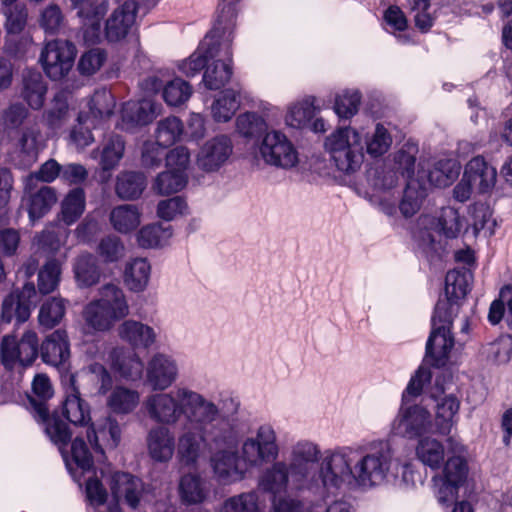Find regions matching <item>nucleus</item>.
Returning <instances> with one entry per match:
<instances>
[{
  "mask_svg": "<svg viewBox=\"0 0 512 512\" xmlns=\"http://www.w3.org/2000/svg\"><path fill=\"white\" fill-rule=\"evenodd\" d=\"M240 403L236 398H223V410L217 420H211L198 433H190L181 442L178 461L184 466L195 467L202 457L210 455V465L217 480L234 483L245 477L240 467L238 445L240 432L236 423Z\"/></svg>",
  "mask_w": 512,
  "mask_h": 512,
  "instance_id": "1",
  "label": "nucleus"
},
{
  "mask_svg": "<svg viewBox=\"0 0 512 512\" xmlns=\"http://www.w3.org/2000/svg\"><path fill=\"white\" fill-rule=\"evenodd\" d=\"M390 463L391 454L386 444L370 450L362 446L337 447L324 453L319 478L323 489L329 493L372 488L385 481Z\"/></svg>",
  "mask_w": 512,
  "mask_h": 512,
  "instance_id": "2",
  "label": "nucleus"
},
{
  "mask_svg": "<svg viewBox=\"0 0 512 512\" xmlns=\"http://www.w3.org/2000/svg\"><path fill=\"white\" fill-rule=\"evenodd\" d=\"M143 408L149 419L160 426L175 425L183 415L187 422L177 437V455L181 442L190 433H198L211 420H217L223 410V398L219 403L207 399L203 394L186 386H177L170 391H156L148 395Z\"/></svg>",
  "mask_w": 512,
  "mask_h": 512,
  "instance_id": "3",
  "label": "nucleus"
},
{
  "mask_svg": "<svg viewBox=\"0 0 512 512\" xmlns=\"http://www.w3.org/2000/svg\"><path fill=\"white\" fill-rule=\"evenodd\" d=\"M221 14H225V20L221 27V38L211 42L207 52L209 61L203 75V83L209 90H218L224 87L232 76V7H223Z\"/></svg>",
  "mask_w": 512,
  "mask_h": 512,
  "instance_id": "4",
  "label": "nucleus"
},
{
  "mask_svg": "<svg viewBox=\"0 0 512 512\" xmlns=\"http://www.w3.org/2000/svg\"><path fill=\"white\" fill-rule=\"evenodd\" d=\"M129 313V304L123 290L113 283L103 285L99 289V298L90 302L83 312L87 325L97 331L109 330Z\"/></svg>",
  "mask_w": 512,
  "mask_h": 512,
  "instance_id": "5",
  "label": "nucleus"
},
{
  "mask_svg": "<svg viewBox=\"0 0 512 512\" xmlns=\"http://www.w3.org/2000/svg\"><path fill=\"white\" fill-rule=\"evenodd\" d=\"M36 397H30L29 403L34 417L45 425V431L50 440L58 447L64 458V402L52 413H49L46 401L53 396V389L47 376L36 375L32 383Z\"/></svg>",
  "mask_w": 512,
  "mask_h": 512,
  "instance_id": "6",
  "label": "nucleus"
},
{
  "mask_svg": "<svg viewBox=\"0 0 512 512\" xmlns=\"http://www.w3.org/2000/svg\"><path fill=\"white\" fill-rule=\"evenodd\" d=\"M324 147L339 171L350 174L360 169L364 153L361 136L356 129H336L326 137Z\"/></svg>",
  "mask_w": 512,
  "mask_h": 512,
  "instance_id": "7",
  "label": "nucleus"
},
{
  "mask_svg": "<svg viewBox=\"0 0 512 512\" xmlns=\"http://www.w3.org/2000/svg\"><path fill=\"white\" fill-rule=\"evenodd\" d=\"M453 316L448 313L446 304L437 303L432 318L433 328L426 344V358L431 365L443 367L449 359L454 347V338L451 335Z\"/></svg>",
  "mask_w": 512,
  "mask_h": 512,
  "instance_id": "8",
  "label": "nucleus"
},
{
  "mask_svg": "<svg viewBox=\"0 0 512 512\" xmlns=\"http://www.w3.org/2000/svg\"><path fill=\"white\" fill-rule=\"evenodd\" d=\"M278 455L277 435L269 424L259 426L254 436L247 437L242 442L240 449L241 460L247 467H259L275 460Z\"/></svg>",
  "mask_w": 512,
  "mask_h": 512,
  "instance_id": "9",
  "label": "nucleus"
},
{
  "mask_svg": "<svg viewBox=\"0 0 512 512\" xmlns=\"http://www.w3.org/2000/svg\"><path fill=\"white\" fill-rule=\"evenodd\" d=\"M258 152L265 164L276 168L291 169L299 162L298 151L294 144L278 130L269 131L264 135Z\"/></svg>",
  "mask_w": 512,
  "mask_h": 512,
  "instance_id": "10",
  "label": "nucleus"
},
{
  "mask_svg": "<svg viewBox=\"0 0 512 512\" xmlns=\"http://www.w3.org/2000/svg\"><path fill=\"white\" fill-rule=\"evenodd\" d=\"M257 486L259 490L271 494L274 498L289 492L308 490L285 461H276L266 467L258 478Z\"/></svg>",
  "mask_w": 512,
  "mask_h": 512,
  "instance_id": "11",
  "label": "nucleus"
},
{
  "mask_svg": "<svg viewBox=\"0 0 512 512\" xmlns=\"http://www.w3.org/2000/svg\"><path fill=\"white\" fill-rule=\"evenodd\" d=\"M39 341L34 331L27 330L20 340L13 335H6L1 342V361L7 369L17 363L22 366L31 365L38 356Z\"/></svg>",
  "mask_w": 512,
  "mask_h": 512,
  "instance_id": "12",
  "label": "nucleus"
},
{
  "mask_svg": "<svg viewBox=\"0 0 512 512\" xmlns=\"http://www.w3.org/2000/svg\"><path fill=\"white\" fill-rule=\"evenodd\" d=\"M320 457V449L317 444L301 440L292 446L290 452V462L288 466L293 470L302 482L308 487V490L318 492L323 489L319 475H312L314 463Z\"/></svg>",
  "mask_w": 512,
  "mask_h": 512,
  "instance_id": "13",
  "label": "nucleus"
},
{
  "mask_svg": "<svg viewBox=\"0 0 512 512\" xmlns=\"http://www.w3.org/2000/svg\"><path fill=\"white\" fill-rule=\"evenodd\" d=\"M108 484L114 503L109 504L107 512H122L120 501L133 509L138 507L144 490L139 478L125 472H113L109 475Z\"/></svg>",
  "mask_w": 512,
  "mask_h": 512,
  "instance_id": "14",
  "label": "nucleus"
},
{
  "mask_svg": "<svg viewBox=\"0 0 512 512\" xmlns=\"http://www.w3.org/2000/svg\"><path fill=\"white\" fill-rule=\"evenodd\" d=\"M431 426V415L426 408L420 405L405 407L403 404L392 429L396 435L412 439L429 432Z\"/></svg>",
  "mask_w": 512,
  "mask_h": 512,
  "instance_id": "15",
  "label": "nucleus"
},
{
  "mask_svg": "<svg viewBox=\"0 0 512 512\" xmlns=\"http://www.w3.org/2000/svg\"><path fill=\"white\" fill-rule=\"evenodd\" d=\"M179 377V367L174 358L164 353H156L147 363L146 383L153 391H165Z\"/></svg>",
  "mask_w": 512,
  "mask_h": 512,
  "instance_id": "16",
  "label": "nucleus"
},
{
  "mask_svg": "<svg viewBox=\"0 0 512 512\" xmlns=\"http://www.w3.org/2000/svg\"><path fill=\"white\" fill-rule=\"evenodd\" d=\"M233 144L227 135H218L207 140L197 155V165L206 172L219 170L229 160Z\"/></svg>",
  "mask_w": 512,
  "mask_h": 512,
  "instance_id": "17",
  "label": "nucleus"
},
{
  "mask_svg": "<svg viewBox=\"0 0 512 512\" xmlns=\"http://www.w3.org/2000/svg\"><path fill=\"white\" fill-rule=\"evenodd\" d=\"M78 8V16L82 18L84 39L89 44H96L101 38V20L108 10L106 1L71 0Z\"/></svg>",
  "mask_w": 512,
  "mask_h": 512,
  "instance_id": "18",
  "label": "nucleus"
},
{
  "mask_svg": "<svg viewBox=\"0 0 512 512\" xmlns=\"http://www.w3.org/2000/svg\"><path fill=\"white\" fill-rule=\"evenodd\" d=\"M87 176L88 172L82 165L66 166V181H69L70 185H76L66 195V225L76 221L84 212L85 194L80 185L86 181Z\"/></svg>",
  "mask_w": 512,
  "mask_h": 512,
  "instance_id": "19",
  "label": "nucleus"
},
{
  "mask_svg": "<svg viewBox=\"0 0 512 512\" xmlns=\"http://www.w3.org/2000/svg\"><path fill=\"white\" fill-rule=\"evenodd\" d=\"M148 454L152 460L167 463L177 454V440L167 426L151 428L146 437Z\"/></svg>",
  "mask_w": 512,
  "mask_h": 512,
  "instance_id": "20",
  "label": "nucleus"
},
{
  "mask_svg": "<svg viewBox=\"0 0 512 512\" xmlns=\"http://www.w3.org/2000/svg\"><path fill=\"white\" fill-rule=\"evenodd\" d=\"M137 13V3L125 1L117 7L106 21L105 36L109 42L123 40L133 26Z\"/></svg>",
  "mask_w": 512,
  "mask_h": 512,
  "instance_id": "21",
  "label": "nucleus"
},
{
  "mask_svg": "<svg viewBox=\"0 0 512 512\" xmlns=\"http://www.w3.org/2000/svg\"><path fill=\"white\" fill-rule=\"evenodd\" d=\"M315 99L310 97L293 104L286 116L285 122L293 128H309L313 132H323L325 123L323 119H314L316 115Z\"/></svg>",
  "mask_w": 512,
  "mask_h": 512,
  "instance_id": "22",
  "label": "nucleus"
},
{
  "mask_svg": "<svg viewBox=\"0 0 512 512\" xmlns=\"http://www.w3.org/2000/svg\"><path fill=\"white\" fill-rule=\"evenodd\" d=\"M117 332L120 339L134 349H148L157 340V333L153 327L133 319L123 321Z\"/></svg>",
  "mask_w": 512,
  "mask_h": 512,
  "instance_id": "23",
  "label": "nucleus"
},
{
  "mask_svg": "<svg viewBox=\"0 0 512 512\" xmlns=\"http://www.w3.org/2000/svg\"><path fill=\"white\" fill-rule=\"evenodd\" d=\"M225 20V14L217 17L215 25L211 32L205 37L204 41L200 44L198 49L190 55V57L181 62L179 65L180 71L187 77H193L198 74L209 63V56L207 52L208 46L211 42H216L217 38H221V27Z\"/></svg>",
  "mask_w": 512,
  "mask_h": 512,
  "instance_id": "24",
  "label": "nucleus"
},
{
  "mask_svg": "<svg viewBox=\"0 0 512 512\" xmlns=\"http://www.w3.org/2000/svg\"><path fill=\"white\" fill-rule=\"evenodd\" d=\"M39 62L45 74L53 81L64 77V44L59 39L47 40L40 53Z\"/></svg>",
  "mask_w": 512,
  "mask_h": 512,
  "instance_id": "25",
  "label": "nucleus"
},
{
  "mask_svg": "<svg viewBox=\"0 0 512 512\" xmlns=\"http://www.w3.org/2000/svg\"><path fill=\"white\" fill-rule=\"evenodd\" d=\"M157 114V106L151 100L128 101L121 110L124 129L144 126L150 123Z\"/></svg>",
  "mask_w": 512,
  "mask_h": 512,
  "instance_id": "26",
  "label": "nucleus"
},
{
  "mask_svg": "<svg viewBox=\"0 0 512 512\" xmlns=\"http://www.w3.org/2000/svg\"><path fill=\"white\" fill-rule=\"evenodd\" d=\"M471 273L467 270L449 271L445 279V296L446 301L440 300L446 304L448 313L454 314L457 302L467 295L470 291Z\"/></svg>",
  "mask_w": 512,
  "mask_h": 512,
  "instance_id": "27",
  "label": "nucleus"
},
{
  "mask_svg": "<svg viewBox=\"0 0 512 512\" xmlns=\"http://www.w3.org/2000/svg\"><path fill=\"white\" fill-rule=\"evenodd\" d=\"M459 169L460 167L455 160L443 159L435 163L434 167L429 170L428 173L419 165L417 178L426 181L427 189L431 185L435 187H446L458 177Z\"/></svg>",
  "mask_w": 512,
  "mask_h": 512,
  "instance_id": "28",
  "label": "nucleus"
},
{
  "mask_svg": "<svg viewBox=\"0 0 512 512\" xmlns=\"http://www.w3.org/2000/svg\"><path fill=\"white\" fill-rule=\"evenodd\" d=\"M47 85L37 71L28 70L23 73L20 97L33 110H40L45 101Z\"/></svg>",
  "mask_w": 512,
  "mask_h": 512,
  "instance_id": "29",
  "label": "nucleus"
},
{
  "mask_svg": "<svg viewBox=\"0 0 512 512\" xmlns=\"http://www.w3.org/2000/svg\"><path fill=\"white\" fill-rule=\"evenodd\" d=\"M464 174L481 193L488 192L496 184V169L480 156L474 157L467 163Z\"/></svg>",
  "mask_w": 512,
  "mask_h": 512,
  "instance_id": "30",
  "label": "nucleus"
},
{
  "mask_svg": "<svg viewBox=\"0 0 512 512\" xmlns=\"http://www.w3.org/2000/svg\"><path fill=\"white\" fill-rule=\"evenodd\" d=\"M420 220L422 225H430L446 238L450 239L458 237L463 228V219L458 210L453 207L442 208L437 218L424 216L421 217Z\"/></svg>",
  "mask_w": 512,
  "mask_h": 512,
  "instance_id": "31",
  "label": "nucleus"
},
{
  "mask_svg": "<svg viewBox=\"0 0 512 512\" xmlns=\"http://www.w3.org/2000/svg\"><path fill=\"white\" fill-rule=\"evenodd\" d=\"M112 367L119 374L129 380H137L143 373V362L134 352H125L122 348L114 349L111 352Z\"/></svg>",
  "mask_w": 512,
  "mask_h": 512,
  "instance_id": "32",
  "label": "nucleus"
},
{
  "mask_svg": "<svg viewBox=\"0 0 512 512\" xmlns=\"http://www.w3.org/2000/svg\"><path fill=\"white\" fill-rule=\"evenodd\" d=\"M415 452L419 461L432 470L440 469L445 460V448L443 444L431 436L420 438L416 445Z\"/></svg>",
  "mask_w": 512,
  "mask_h": 512,
  "instance_id": "33",
  "label": "nucleus"
},
{
  "mask_svg": "<svg viewBox=\"0 0 512 512\" xmlns=\"http://www.w3.org/2000/svg\"><path fill=\"white\" fill-rule=\"evenodd\" d=\"M426 195V181L420 180V178H411L406 184L403 198L399 204L403 216L411 217L417 213Z\"/></svg>",
  "mask_w": 512,
  "mask_h": 512,
  "instance_id": "34",
  "label": "nucleus"
},
{
  "mask_svg": "<svg viewBox=\"0 0 512 512\" xmlns=\"http://www.w3.org/2000/svg\"><path fill=\"white\" fill-rule=\"evenodd\" d=\"M109 220L117 232L126 234L135 230L140 225L141 213L137 206L123 204L111 210Z\"/></svg>",
  "mask_w": 512,
  "mask_h": 512,
  "instance_id": "35",
  "label": "nucleus"
},
{
  "mask_svg": "<svg viewBox=\"0 0 512 512\" xmlns=\"http://www.w3.org/2000/svg\"><path fill=\"white\" fill-rule=\"evenodd\" d=\"M151 267L144 258H135L126 264L124 282L133 292L143 291L149 282Z\"/></svg>",
  "mask_w": 512,
  "mask_h": 512,
  "instance_id": "36",
  "label": "nucleus"
},
{
  "mask_svg": "<svg viewBox=\"0 0 512 512\" xmlns=\"http://www.w3.org/2000/svg\"><path fill=\"white\" fill-rule=\"evenodd\" d=\"M146 187V178L139 172H122L117 176L115 191L119 198L134 200L141 196Z\"/></svg>",
  "mask_w": 512,
  "mask_h": 512,
  "instance_id": "37",
  "label": "nucleus"
},
{
  "mask_svg": "<svg viewBox=\"0 0 512 512\" xmlns=\"http://www.w3.org/2000/svg\"><path fill=\"white\" fill-rule=\"evenodd\" d=\"M57 202L55 191L48 186L31 193L27 199V211L32 222L43 217Z\"/></svg>",
  "mask_w": 512,
  "mask_h": 512,
  "instance_id": "38",
  "label": "nucleus"
},
{
  "mask_svg": "<svg viewBox=\"0 0 512 512\" xmlns=\"http://www.w3.org/2000/svg\"><path fill=\"white\" fill-rule=\"evenodd\" d=\"M111 473L106 469H100L99 472L91 470V473L83 475L85 477L86 498L94 507L102 506L107 501V491L103 486L102 479L108 482Z\"/></svg>",
  "mask_w": 512,
  "mask_h": 512,
  "instance_id": "39",
  "label": "nucleus"
},
{
  "mask_svg": "<svg viewBox=\"0 0 512 512\" xmlns=\"http://www.w3.org/2000/svg\"><path fill=\"white\" fill-rule=\"evenodd\" d=\"M188 176L181 171L167 169L159 173L153 181L152 190L158 195H170L185 188Z\"/></svg>",
  "mask_w": 512,
  "mask_h": 512,
  "instance_id": "40",
  "label": "nucleus"
},
{
  "mask_svg": "<svg viewBox=\"0 0 512 512\" xmlns=\"http://www.w3.org/2000/svg\"><path fill=\"white\" fill-rule=\"evenodd\" d=\"M459 407L460 403L453 395L445 396L437 402L435 422L437 431L440 434L446 435L450 433Z\"/></svg>",
  "mask_w": 512,
  "mask_h": 512,
  "instance_id": "41",
  "label": "nucleus"
},
{
  "mask_svg": "<svg viewBox=\"0 0 512 512\" xmlns=\"http://www.w3.org/2000/svg\"><path fill=\"white\" fill-rule=\"evenodd\" d=\"M87 437L90 442L101 439L108 447L115 448L121 440V428L115 419L106 417L97 423L96 428H87Z\"/></svg>",
  "mask_w": 512,
  "mask_h": 512,
  "instance_id": "42",
  "label": "nucleus"
},
{
  "mask_svg": "<svg viewBox=\"0 0 512 512\" xmlns=\"http://www.w3.org/2000/svg\"><path fill=\"white\" fill-rule=\"evenodd\" d=\"M140 394L136 390L116 387L107 399V406L117 414H129L139 404Z\"/></svg>",
  "mask_w": 512,
  "mask_h": 512,
  "instance_id": "43",
  "label": "nucleus"
},
{
  "mask_svg": "<svg viewBox=\"0 0 512 512\" xmlns=\"http://www.w3.org/2000/svg\"><path fill=\"white\" fill-rule=\"evenodd\" d=\"M43 137L38 123L27 124L20 133L17 140L19 150L28 156L30 160H34L38 152L43 148Z\"/></svg>",
  "mask_w": 512,
  "mask_h": 512,
  "instance_id": "44",
  "label": "nucleus"
},
{
  "mask_svg": "<svg viewBox=\"0 0 512 512\" xmlns=\"http://www.w3.org/2000/svg\"><path fill=\"white\" fill-rule=\"evenodd\" d=\"M264 505L256 491L243 492L226 499L221 512H263Z\"/></svg>",
  "mask_w": 512,
  "mask_h": 512,
  "instance_id": "45",
  "label": "nucleus"
},
{
  "mask_svg": "<svg viewBox=\"0 0 512 512\" xmlns=\"http://www.w3.org/2000/svg\"><path fill=\"white\" fill-rule=\"evenodd\" d=\"M183 131L182 121L176 116H168L157 123L155 138L163 147H169L180 140Z\"/></svg>",
  "mask_w": 512,
  "mask_h": 512,
  "instance_id": "46",
  "label": "nucleus"
},
{
  "mask_svg": "<svg viewBox=\"0 0 512 512\" xmlns=\"http://www.w3.org/2000/svg\"><path fill=\"white\" fill-rule=\"evenodd\" d=\"M75 278L82 287L96 284L100 278L95 257L91 254L80 255L74 265Z\"/></svg>",
  "mask_w": 512,
  "mask_h": 512,
  "instance_id": "47",
  "label": "nucleus"
},
{
  "mask_svg": "<svg viewBox=\"0 0 512 512\" xmlns=\"http://www.w3.org/2000/svg\"><path fill=\"white\" fill-rule=\"evenodd\" d=\"M240 102L233 90L224 91L212 104L211 114L216 122H228L238 110Z\"/></svg>",
  "mask_w": 512,
  "mask_h": 512,
  "instance_id": "48",
  "label": "nucleus"
},
{
  "mask_svg": "<svg viewBox=\"0 0 512 512\" xmlns=\"http://www.w3.org/2000/svg\"><path fill=\"white\" fill-rule=\"evenodd\" d=\"M172 236L170 226L164 227L153 224L143 227L138 233V243L144 248H154L165 245Z\"/></svg>",
  "mask_w": 512,
  "mask_h": 512,
  "instance_id": "49",
  "label": "nucleus"
},
{
  "mask_svg": "<svg viewBox=\"0 0 512 512\" xmlns=\"http://www.w3.org/2000/svg\"><path fill=\"white\" fill-rule=\"evenodd\" d=\"M66 420L75 427H84L90 423L89 407L77 393L66 396Z\"/></svg>",
  "mask_w": 512,
  "mask_h": 512,
  "instance_id": "50",
  "label": "nucleus"
},
{
  "mask_svg": "<svg viewBox=\"0 0 512 512\" xmlns=\"http://www.w3.org/2000/svg\"><path fill=\"white\" fill-rule=\"evenodd\" d=\"M417 153L418 148L415 145L406 144L394 154V169L405 177L407 182L411 178H417V174L414 173Z\"/></svg>",
  "mask_w": 512,
  "mask_h": 512,
  "instance_id": "51",
  "label": "nucleus"
},
{
  "mask_svg": "<svg viewBox=\"0 0 512 512\" xmlns=\"http://www.w3.org/2000/svg\"><path fill=\"white\" fill-rule=\"evenodd\" d=\"M267 129L262 116L255 112H245L236 119V131L245 138H254Z\"/></svg>",
  "mask_w": 512,
  "mask_h": 512,
  "instance_id": "52",
  "label": "nucleus"
},
{
  "mask_svg": "<svg viewBox=\"0 0 512 512\" xmlns=\"http://www.w3.org/2000/svg\"><path fill=\"white\" fill-rule=\"evenodd\" d=\"M116 102L113 94L106 89L97 90L89 103L90 113L95 118L105 119L110 117L115 108Z\"/></svg>",
  "mask_w": 512,
  "mask_h": 512,
  "instance_id": "53",
  "label": "nucleus"
},
{
  "mask_svg": "<svg viewBox=\"0 0 512 512\" xmlns=\"http://www.w3.org/2000/svg\"><path fill=\"white\" fill-rule=\"evenodd\" d=\"M392 144V137L388 130L377 124L374 132L366 137V150L371 157H380L385 154Z\"/></svg>",
  "mask_w": 512,
  "mask_h": 512,
  "instance_id": "54",
  "label": "nucleus"
},
{
  "mask_svg": "<svg viewBox=\"0 0 512 512\" xmlns=\"http://www.w3.org/2000/svg\"><path fill=\"white\" fill-rule=\"evenodd\" d=\"M97 254L103 262L114 263L124 257L125 246L119 237L108 235L100 240Z\"/></svg>",
  "mask_w": 512,
  "mask_h": 512,
  "instance_id": "55",
  "label": "nucleus"
},
{
  "mask_svg": "<svg viewBox=\"0 0 512 512\" xmlns=\"http://www.w3.org/2000/svg\"><path fill=\"white\" fill-rule=\"evenodd\" d=\"M179 490L182 500L189 504L199 503L205 498L201 478L195 474L184 475L180 480Z\"/></svg>",
  "mask_w": 512,
  "mask_h": 512,
  "instance_id": "56",
  "label": "nucleus"
},
{
  "mask_svg": "<svg viewBox=\"0 0 512 512\" xmlns=\"http://www.w3.org/2000/svg\"><path fill=\"white\" fill-rule=\"evenodd\" d=\"M192 95V87L181 78L170 81L163 90V98L170 106L185 103Z\"/></svg>",
  "mask_w": 512,
  "mask_h": 512,
  "instance_id": "57",
  "label": "nucleus"
},
{
  "mask_svg": "<svg viewBox=\"0 0 512 512\" xmlns=\"http://www.w3.org/2000/svg\"><path fill=\"white\" fill-rule=\"evenodd\" d=\"M361 101V95L357 90H345L335 99V113L344 119L353 117L357 112Z\"/></svg>",
  "mask_w": 512,
  "mask_h": 512,
  "instance_id": "58",
  "label": "nucleus"
},
{
  "mask_svg": "<svg viewBox=\"0 0 512 512\" xmlns=\"http://www.w3.org/2000/svg\"><path fill=\"white\" fill-rule=\"evenodd\" d=\"M505 305H507V315L509 327L512 329V287L506 286L500 292V298L492 302L488 319L492 324H498L502 319L505 312Z\"/></svg>",
  "mask_w": 512,
  "mask_h": 512,
  "instance_id": "59",
  "label": "nucleus"
},
{
  "mask_svg": "<svg viewBox=\"0 0 512 512\" xmlns=\"http://www.w3.org/2000/svg\"><path fill=\"white\" fill-rule=\"evenodd\" d=\"M124 153V141L119 135L111 136L101 152L100 165L103 170L114 168Z\"/></svg>",
  "mask_w": 512,
  "mask_h": 512,
  "instance_id": "60",
  "label": "nucleus"
},
{
  "mask_svg": "<svg viewBox=\"0 0 512 512\" xmlns=\"http://www.w3.org/2000/svg\"><path fill=\"white\" fill-rule=\"evenodd\" d=\"M431 481L434 495L441 505L449 506L456 500L459 485L452 483L440 474L433 476Z\"/></svg>",
  "mask_w": 512,
  "mask_h": 512,
  "instance_id": "61",
  "label": "nucleus"
},
{
  "mask_svg": "<svg viewBox=\"0 0 512 512\" xmlns=\"http://www.w3.org/2000/svg\"><path fill=\"white\" fill-rule=\"evenodd\" d=\"M2 319L10 322L13 317H16L19 322H25L30 316L29 305L21 300L14 294H9L2 304Z\"/></svg>",
  "mask_w": 512,
  "mask_h": 512,
  "instance_id": "62",
  "label": "nucleus"
},
{
  "mask_svg": "<svg viewBox=\"0 0 512 512\" xmlns=\"http://www.w3.org/2000/svg\"><path fill=\"white\" fill-rule=\"evenodd\" d=\"M61 266L56 261H48L38 275V289L42 294L54 291L60 282Z\"/></svg>",
  "mask_w": 512,
  "mask_h": 512,
  "instance_id": "63",
  "label": "nucleus"
},
{
  "mask_svg": "<svg viewBox=\"0 0 512 512\" xmlns=\"http://www.w3.org/2000/svg\"><path fill=\"white\" fill-rule=\"evenodd\" d=\"M29 110L21 103L8 106L2 114V124L6 131L18 130L28 119Z\"/></svg>",
  "mask_w": 512,
  "mask_h": 512,
  "instance_id": "64",
  "label": "nucleus"
}]
</instances>
